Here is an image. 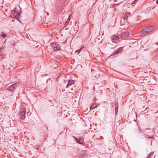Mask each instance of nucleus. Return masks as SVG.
<instances>
[{
	"mask_svg": "<svg viewBox=\"0 0 158 158\" xmlns=\"http://www.w3.org/2000/svg\"><path fill=\"white\" fill-rule=\"evenodd\" d=\"M74 81H73L69 80L68 81V84L67 85V88L68 87L70 86H72L74 84Z\"/></svg>",
	"mask_w": 158,
	"mask_h": 158,
	"instance_id": "9",
	"label": "nucleus"
},
{
	"mask_svg": "<svg viewBox=\"0 0 158 158\" xmlns=\"http://www.w3.org/2000/svg\"><path fill=\"white\" fill-rule=\"evenodd\" d=\"M47 14H48V13H47Z\"/></svg>",
	"mask_w": 158,
	"mask_h": 158,
	"instance_id": "23",
	"label": "nucleus"
},
{
	"mask_svg": "<svg viewBox=\"0 0 158 158\" xmlns=\"http://www.w3.org/2000/svg\"><path fill=\"white\" fill-rule=\"evenodd\" d=\"M137 0H135L134 1V2L135 3L137 1Z\"/></svg>",
	"mask_w": 158,
	"mask_h": 158,
	"instance_id": "20",
	"label": "nucleus"
},
{
	"mask_svg": "<svg viewBox=\"0 0 158 158\" xmlns=\"http://www.w3.org/2000/svg\"><path fill=\"white\" fill-rule=\"evenodd\" d=\"M154 152H151L148 155L147 158H152V156L154 154Z\"/></svg>",
	"mask_w": 158,
	"mask_h": 158,
	"instance_id": "12",
	"label": "nucleus"
},
{
	"mask_svg": "<svg viewBox=\"0 0 158 158\" xmlns=\"http://www.w3.org/2000/svg\"><path fill=\"white\" fill-rule=\"evenodd\" d=\"M154 27L152 26H147L144 28H143L141 31L142 33L145 34L150 32L153 30Z\"/></svg>",
	"mask_w": 158,
	"mask_h": 158,
	"instance_id": "1",
	"label": "nucleus"
},
{
	"mask_svg": "<svg viewBox=\"0 0 158 158\" xmlns=\"http://www.w3.org/2000/svg\"><path fill=\"white\" fill-rule=\"evenodd\" d=\"M148 138L149 139H152V138H153V137H149Z\"/></svg>",
	"mask_w": 158,
	"mask_h": 158,
	"instance_id": "18",
	"label": "nucleus"
},
{
	"mask_svg": "<svg viewBox=\"0 0 158 158\" xmlns=\"http://www.w3.org/2000/svg\"><path fill=\"white\" fill-rule=\"evenodd\" d=\"M17 87L16 85L15 84H13L10 86L7 89V90H9L10 92H13L15 90V89Z\"/></svg>",
	"mask_w": 158,
	"mask_h": 158,
	"instance_id": "3",
	"label": "nucleus"
},
{
	"mask_svg": "<svg viewBox=\"0 0 158 158\" xmlns=\"http://www.w3.org/2000/svg\"><path fill=\"white\" fill-rule=\"evenodd\" d=\"M156 2L157 4H158V0H157Z\"/></svg>",
	"mask_w": 158,
	"mask_h": 158,
	"instance_id": "19",
	"label": "nucleus"
},
{
	"mask_svg": "<svg viewBox=\"0 0 158 158\" xmlns=\"http://www.w3.org/2000/svg\"><path fill=\"white\" fill-rule=\"evenodd\" d=\"M76 140V142L79 144H83L84 143V140L82 138H80L78 139L75 137H74Z\"/></svg>",
	"mask_w": 158,
	"mask_h": 158,
	"instance_id": "4",
	"label": "nucleus"
},
{
	"mask_svg": "<svg viewBox=\"0 0 158 158\" xmlns=\"http://www.w3.org/2000/svg\"><path fill=\"white\" fill-rule=\"evenodd\" d=\"M118 105H117L115 106V111L116 115L117 114V113L118 112Z\"/></svg>",
	"mask_w": 158,
	"mask_h": 158,
	"instance_id": "13",
	"label": "nucleus"
},
{
	"mask_svg": "<svg viewBox=\"0 0 158 158\" xmlns=\"http://www.w3.org/2000/svg\"><path fill=\"white\" fill-rule=\"evenodd\" d=\"M25 109L24 108L22 107L20 109V112L19 113L20 118L21 119H25Z\"/></svg>",
	"mask_w": 158,
	"mask_h": 158,
	"instance_id": "2",
	"label": "nucleus"
},
{
	"mask_svg": "<svg viewBox=\"0 0 158 158\" xmlns=\"http://www.w3.org/2000/svg\"><path fill=\"white\" fill-rule=\"evenodd\" d=\"M0 36L5 38L6 37V35L4 32H2L0 33Z\"/></svg>",
	"mask_w": 158,
	"mask_h": 158,
	"instance_id": "10",
	"label": "nucleus"
},
{
	"mask_svg": "<svg viewBox=\"0 0 158 158\" xmlns=\"http://www.w3.org/2000/svg\"><path fill=\"white\" fill-rule=\"evenodd\" d=\"M111 38L112 40L114 41H117L119 40V37L118 36L116 35H113L111 37Z\"/></svg>",
	"mask_w": 158,
	"mask_h": 158,
	"instance_id": "6",
	"label": "nucleus"
},
{
	"mask_svg": "<svg viewBox=\"0 0 158 158\" xmlns=\"http://www.w3.org/2000/svg\"><path fill=\"white\" fill-rule=\"evenodd\" d=\"M98 104L97 103H93L90 107V110L94 109L98 106Z\"/></svg>",
	"mask_w": 158,
	"mask_h": 158,
	"instance_id": "8",
	"label": "nucleus"
},
{
	"mask_svg": "<svg viewBox=\"0 0 158 158\" xmlns=\"http://www.w3.org/2000/svg\"><path fill=\"white\" fill-rule=\"evenodd\" d=\"M81 49H79L78 50H77L76 51V53H77V54H78L79 52H81Z\"/></svg>",
	"mask_w": 158,
	"mask_h": 158,
	"instance_id": "15",
	"label": "nucleus"
},
{
	"mask_svg": "<svg viewBox=\"0 0 158 158\" xmlns=\"http://www.w3.org/2000/svg\"><path fill=\"white\" fill-rule=\"evenodd\" d=\"M56 44H57L56 43H51L50 46L51 47L53 48Z\"/></svg>",
	"mask_w": 158,
	"mask_h": 158,
	"instance_id": "11",
	"label": "nucleus"
},
{
	"mask_svg": "<svg viewBox=\"0 0 158 158\" xmlns=\"http://www.w3.org/2000/svg\"><path fill=\"white\" fill-rule=\"evenodd\" d=\"M127 18H128L127 16H125V18H124V19H127Z\"/></svg>",
	"mask_w": 158,
	"mask_h": 158,
	"instance_id": "17",
	"label": "nucleus"
},
{
	"mask_svg": "<svg viewBox=\"0 0 158 158\" xmlns=\"http://www.w3.org/2000/svg\"><path fill=\"white\" fill-rule=\"evenodd\" d=\"M60 49V44H57L56 46L54 47V51H58Z\"/></svg>",
	"mask_w": 158,
	"mask_h": 158,
	"instance_id": "7",
	"label": "nucleus"
},
{
	"mask_svg": "<svg viewBox=\"0 0 158 158\" xmlns=\"http://www.w3.org/2000/svg\"><path fill=\"white\" fill-rule=\"evenodd\" d=\"M72 19V14H71V15H70L69 16V18L68 19V21L67 22V23H69V21H70V20H71V19Z\"/></svg>",
	"mask_w": 158,
	"mask_h": 158,
	"instance_id": "14",
	"label": "nucleus"
},
{
	"mask_svg": "<svg viewBox=\"0 0 158 158\" xmlns=\"http://www.w3.org/2000/svg\"><path fill=\"white\" fill-rule=\"evenodd\" d=\"M15 17H16H16H18V16H16H16H15Z\"/></svg>",
	"mask_w": 158,
	"mask_h": 158,
	"instance_id": "21",
	"label": "nucleus"
},
{
	"mask_svg": "<svg viewBox=\"0 0 158 158\" xmlns=\"http://www.w3.org/2000/svg\"><path fill=\"white\" fill-rule=\"evenodd\" d=\"M152 141L151 144L152 145Z\"/></svg>",
	"mask_w": 158,
	"mask_h": 158,
	"instance_id": "22",
	"label": "nucleus"
},
{
	"mask_svg": "<svg viewBox=\"0 0 158 158\" xmlns=\"http://www.w3.org/2000/svg\"><path fill=\"white\" fill-rule=\"evenodd\" d=\"M15 15H19V14L18 13H17V12H15Z\"/></svg>",
	"mask_w": 158,
	"mask_h": 158,
	"instance_id": "16",
	"label": "nucleus"
},
{
	"mask_svg": "<svg viewBox=\"0 0 158 158\" xmlns=\"http://www.w3.org/2000/svg\"><path fill=\"white\" fill-rule=\"evenodd\" d=\"M123 50V47H120L116 50L114 52L115 54H117L118 53H121Z\"/></svg>",
	"mask_w": 158,
	"mask_h": 158,
	"instance_id": "5",
	"label": "nucleus"
}]
</instances>
